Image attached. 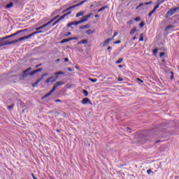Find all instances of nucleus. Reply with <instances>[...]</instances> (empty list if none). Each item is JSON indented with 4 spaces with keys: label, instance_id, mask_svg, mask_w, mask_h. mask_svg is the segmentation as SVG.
Masks as SVG:
<instances>
[{
    "label": "nucleus",
    "instance_id": "nucleus-1",
    "mask_svg": "<svg viewBox=\"0 0 179 179\" xmlns=\"http://www.w3.org/2000/svg\"><path fill=\"white\" fill-rule=\"evenodd\" d=\"M31 70V67L28 68L27 69L24 70L22 72V75L20 76V80H23L24 79H26L27 76H31V72L30 71Z\"/></svg>",
    "mask_w": 179,
    "mask_h": 179
},
{
    "label": "nucleus",
    "instance_id": "nucleus-2",
    "mask_svg": "<svg viewBox=\"0 0 179 179\" xmlns=\"http://www.w3.org/2000/svg\"><path fill=\"white\" fill-rule=\"evenodd\" d=\"M85 2H86V1H83L80 3H78L74 6H71L69 7L68 8H66V10H63L62 13H65L66 12H69V11H71V9H75V8H78V6H80V5H83V3H85Z\"/></svg>",
    "mask_w": 179,
    "mask_h": 179
},
{
    "label": "nucleus",
    "instance_id": "nucleus-3",
    "mask_svg": "<svg viewBox=\"0 0 179 179\" xmlns=\"http://www.w3.org/2000/svg\"><path fill=\"white\" fill-rule=\"evenodd\" d=\"M24 31H27V29H21L20 31H17V32H15V34H13L11 35H9V36H6L4 37V38L6 40H8V38H11V37H15V36H17V34H20V33H23Z\"/></svg>",
    "mask_w": 179,
    "mask_h": 179
},
{
    "label": "nucleus",
    "instance_id": "nucleus-4",
    "mask_svg": "<svg viewBox=\"0 0 179 179\" xmlns=\"http://www.w3.org/2000/svg\"><path fill=\"white\" fill-rule=\"evenodd\" d=\"M114 39V37L108 38L100 44L101 47H107L110 44V41Z\"/></svg>",
    "mask_w": 179,
    "mask_h": 179
},
{
    "label": "nucleus",
    "instance_id": "nucleus-5",
    "mask_svg": "<svg viewBox=\"0 0 179 179\" xmlns=\"http://www.w3.org/2000/svg\"><path fill=\"white\" fill-rule=\"evenodd\" d=\"M6 40L5 37L0 38V47H5V45H8V41Z\"/></svg>",
    "mask_w": 179,
    "mask_h": 179
},
{
    "label": "nucleus",
    "instance_id": "nucleus-6",
    "mask_svg": "<svg viewBox=\"0 0 179 179\" xmlns=\"http://www.w3.org/2000/svg\"><path fill=\"white\" fill-rule=\"evenodd\" d=\"M50 24H51V22H48L45 24H44L43 25L36 28V31H41L42 30V31H44V30H43V29H45V27H48V26H50Z\"/></svg>",
    "mask_w": 179,
    "mask_h": 179
},
{
    "label": "nucleus",
    "instance_id": "nucleus-7",
    "mask_svg": "<svg viewBox=\"0 0 179 179\" xmlns=\"http://www.w3.org/2000/svg\"><path fill=\"white\" fill-rule=\"evenodd\" d=\"M62 85H65V82L60 80L57 81L56 83L54 84L52 89H55V91L58 88V86H62Z\"/></svg>",
    "mask_w": 179,
    "mask_h": 179
},
{
    "label": "nucleus",
    "instance_id": "nucleus-8",
    "mask_svg": "<svg viewBox=\"0 0 179 179\" xmlns=\"http://www.w3.org/2000/svg\"><path fill=\"white\" fill-rule=\"evenodd\" d=\"M72 40H78V38L76 37H71V38H68L66 39H63L60 41V44H64L65 43H68L69 41H72Z\"/></svg>",
    "mask_w": 179,
    "mask_h": 179
},
{
    "label": "nucleus",
    "instance_id": "nucleus-9",
    "mask_svg": "<svg viewBox=\"0 0 179 179\" xmlns=\"http://www.w3.org/2000/svg\"><path fill=\"white\" fill-rule=\"evenodd\" d=\"M55 78L54 80H51V83H54V82H57V79H58V75H65V73H64L63 71H58L55 73Z\"/></svg>",
    "mask_w": 179,
    "mask_h": 179
},
{
    "label": "nucleus",
    "instance_id": "nucleus-10",
    "mask_svg": "<svg viewBox=\"0 0 179 179\" xmlns=\"http://www.w3.org/2000/svg\"><path fill=\"white\" fill-rule=\"evenodd\" d=\"M82 104L86 105V104H90L91 106H93V103L92 101L89 99V98H84L82 100Z\"/></svg>",
    "mask_w": 179,
    "mask_h": 179
},
{
    "label": "nucleus",
    "instance_id": "nucleus-11",
    "mask_svg": "<svg viewBox=\"0 0 179 179\" xmlns=\"http://www.w3.org/2000/svg\"><path fill=\"white\" fill-rule=\"evenodd\" d=\"M175 11L173 8L170 9L166 13V17H170V16H173L174 15Z\"/></svg>",
    "mask_w": 179,
    "mask_h": 179
},
{
    "label": "nucleus",
    "instance_id": "nucleus-12",
    "mask_svg": "<svg viewBox=\"0 0 179 179\" xmlns=\"http://www.w3.org/2000/svg\"><path fill=\"white\" fill-rule=\"evenodd\" d=\"M53 92H55V88H52V90L48 94H45L42 97V100H43V99H47V97H49V96H51Z\"/></svg>",
    "mask_w": 179,
    "mask_h": 179
},
{
    "label": "nucleus",
    "instance_id": "nucleus-13",
    "mask_svg": "<svg viewBox=\"0 0 179 179\" xmlns=\"http://www.w3.org/2000/svg\"><path fill=\"white\" fill-rule=\"evenodd\" d=\"M50 28H46L44 29V31H34V33H32L33 36H36V34H38L40 33H45V31H48V30H49Z\"/></svg>",
    "mask_w": 179,
    "mask_h": 179
},
{
    "label": "nucleus",
    "instance_id": "nucleus-14",
    "mask_svg": "<svg viewBox=\"0 0 179 179\" xmlns=\"http://www.w3.org/2000/svg\"><path fill=\"white\" fill-rule=\"evenodd\" d=\"M41 71H43V69H38L34 70L30 73L31 76H33V75H35V73H38V72H41Z\"/></svg>",
    "mask_w": 179,
    "mask_h": 179
},
{
    "label": "nucleus",
    "instance_id": "nucleus-15",
    "mask_svg": "<svg viewBox=\"0 0 179 179\" xmlns=\"http://www.w3.org/2000/svg\"><path fill=\"white\" fill-rule=\"evenodd\" d=\"M92 27V24H87L86 25H83V26L80 27V29L83 30L84 29H90V27Z\"/></svg>",
    "mask_w": 179,
    "mask_h": 179
},
{
    "label": "nucleus",
    "instance_id": "nucleus-16",
    "mask_svg": "<svg viewBox=\"0 0 179 179\" xmlns=\"http://www.w3.org/2000/svg\"><path fill=\"white\" fill-rule=\"evenodd\" d=\"M94 33H96V31L94 30L88 29L87 31H86V34H88L89 36L90 34H94Z\"/></svg>",
    "mask_w": 179,
    "mask_h": 179
},
{
    "label": "nucleus",
    "instance_id": "nucleus-17",
    "mask_svg": "<svg viewBox=\"0 0 179 179\" xmlns=\"http://www.w3.org/2000/svg\"><path fill=\"white\" fill-rule=\"evenodd\" d=\"M16 43H19V39H15V40H13L12 41H8V45H10L12 44H15Z\"/></svg>",
    "mask_w": 179,
    "mask_h": 179
},
{
    "label": "nucleus",
    "instance_id": "nucleus-18",
    "mask_svg": "<svg viewBox=\"0 0 179 179\" xmlns=\"http://www.w3.org/2000/svg\"><path fill=\"white\" fill-rule=\"evenodd\" d=\"M92 15H93V13H90L88 15H85L84 19H87V21H88L90 17H92Z\"/></svg>",
    "mask_w": 179,
    "mask_h": 179
},
{
    "label": "nucleus",
    "instance_id": "nucleus-19",
    "mask_svg": "<svg viewBox=\"0 0 179 179\" xmlns=\"http://www.w3.org/2000/svg\"><path fill=\"white\" fill-rule=\"evenodd\" d=\"M107 8H108V6H103L102 8H99V9L98 10V12H99V13L103 12V10L107 9Z\"/></svg>",
    "mask_w": 179,
    "mask_h": 179
},
{
    "label": "nucleus",
    "instance_id": "nucleus-20",
    "mask_svg": "<svg viewBox=\"0 0 179 179\" xmlns=\"http://www.w3.org/2000/svg\"><path fill=\"white\" fill-rule=\"evenodd\" d=\"M12 6H13V3L10 2V3H8L6 6V9H9V8H12Z\"/></svg>",
    "mask_w": 179,
    "mask_h": 179
},
{
    "label": "nucleus",
    "instance_id": "nucleus-21",
    "mask_svg": "<svg viewBox=\"0 0 179 179\" xmlns=\"http://www.w3.org/2000/svg\"><path fill=\"white\" fill-rule=\"evenodd\" d=\"M38 83H40V80H37L35 83H34L31 85L32 87H35L36 86H37V85H38Z\"/></svg>",
    "mask_w": 179,
    "mask_h": 179
},
{
    "label": "nucleus",
    "instance_id": "nucleus-22",
    "mask_svg": "<svg viewBox=\"0 0 179 179\" xmlns=\"http://www.w3.org/2000/svg\"><path fill=\"white\" fill-rule=\"evenodd\" d=\"M52 79H54V76L48 78L47 80H45V83H50V82H51Z\"/></svg>",
    "mask_w": 179,
    "mask_h": 179
},
{
    "label": "nucleus",
    "instance_id": "nucleus-23",
    "mask_svg": "<svg viewBox=\"0 0 179 179\" xmlns=\"http://www.w3.org/2000/svg\"><path fill=\"white\" fill-rule=\"evenodd\" d=\"M85 15V12H80L76 14V17H79L80 16H83Z\"/></svg>",
    "mask_w": 179,
    "mask_h": 179
},
{
    "label": "nucleus",
    "instance_id": "nucleus-24",
    "mask_svg": "<svg viewBox=\"0 0 179 179\" xmlns=\"http://www.w3.org/2000/svg\"><path fill=\"white\" fill-rule=\"evenodd\" d=\"M136 31V27H134V28L130 31V34H134Z\"/></svg>",
    "mask_w": 179,
    "mask_h": 179
},
{
    "label": "nucleus",
    "instance_id": "nucleus-25",
    "mask_svg": "<svg viewBox=\"0 0 179 179\" xmlns=\"http://www.w3.org/2000/svg\"><path fill=\"white\" fill-rule=\"evenodd\" d=\"M163 2H164V1H163V0H157L156 1V4L160 6V5H162V3H163Z\"/></svg>",
    "mask_w": 179,
    "mask_h": 179
},
{
    "label": "nucleus",
    "instance_id": "nucleus-26",
    "mask_svg": "<svg viewBox=\"0 0 179 179\" xmlns=\"http://www.w3.org/2000/svg\"><path fill=\"white\" fill-rule=\"evenodd\" d=\"M87 43V39L82 40L78 44H86Z\"/></svg>",
    "mask_w": 179,
    "mask_h": 179
},
{
    "label": "nucleus",
    "instance_id": "nucleus-27",
    "mask_svg": "<svg viewBox=\"0 0 179 179\" xmlns=\"http://www.w3.org/2000/svg\"><path fill=\"white\" fill-rule=\"evenodd\" d=\"M83 92L84 96H85V97L89 96V92H87V90H83Z\"/></svg>",
    "mask_w": 179,
    "mask_h": 179
},
{
    "label": "nucleus",
    "instance_id": "nucleus-28",
    "mask_svg": "<svg viewBox=\"0 0 179 179\" xmlns=\"http://www.w3.org/2000/svg\"><path fill=\"white\" fill-rule=\"evenodd\" d=\"M23 40H27V36H26L18 38L19 41H23Z\"/></svg>",
    "mask_w": 179,
    "mask_h": 179
},
{
    "label": "nucleus",
    "instance_id": "nucleus-29",
    "mask_svg": "<svg viewBox=\"0 0 179 179\" xmlns=\"http://www.w3.org/2000/svg\"><path fill=\"white\" fill-rule=\"evenodd\" d=\"M89 80H90V82H92V83H96V82H97V78H89Z\"/></svg>",
    "mask_w": 179,
    "mask_h": 179
},
{
    "label": "nucleus",
    "instance_id": "nucleus-30",
    "mask_svg": "<svg viewBox=\"0 0 179 179\" xmlns=\"http://www.w3.org/2000/svg\"><path fill=\"white\" fill-rule=\"evenodd\" d=\"M173 9L175 13H178V12H179V7H176V8H173Z\"/></svg>",
    "mask_w": 179,
    "mask_h": 179
},
{
    "label": "nucleus",
    "instance_id": "nucleus-31",
    "mask_svg": "<svg viewBox=\"0 0 179 179\" xmlns=\"http://www.w3.org/2000/svg\"><path fill=\"white\" fill-rule=\"evenodd\" d=\"M173 27H174V25H168L166 30H170L171 29H173Z\"/></svg>",
    "mask_w": 179,
    "mask_h": 179
},
{
    "label": "nucleus",
    "instance_id": "nucleus-32",
    "mask_svg": "<svg viewBox=\"0 0 179 179\" xmlns=\"http://www.w3.org/2000/svg\"><path fill=\"white\" fill-rule=\"evenodd\" d=\"M122 62V58H119L117 61L115 62L116 64H121Z\"/></svg>",
    "mask_w": 179,
    "mask_h": 179
},
{
    "label": "nucleus",
    "instance_id": "nucleus-33",
    "mask_svg": "<svg viewBox=\"0 0 179 179\" xmlns=\"http://www.w3.org/2000/svg\"><path fill=\"white\" fill-rule=\"evenodd\" d=\"M158 51H159V49L155 48V49L153 50V52H152L153 54H154V55H157Z\"/></svg>",
    "mask_w": 179,
    "mask_h": 179
},
{
    "label": "nucleus",
    "instance_id": "nucleus-34",
    "mask_svg": "<svg viewBox=\"0 0 179 179\" xmlns=\"http://www.w3.org/2000/svg\"><path fill=\"white\" fill-rule=\"evenodd\" d=\"M147 173L148 175H150V173H152V174H155V172L152 171V169H148L147 171Z\"/></svg>",
    "mask_w": 179,
    "mask_h": 179
},
{
    "label": "nucleus",
    "instance_id": "nucleus-35",
    "mask_svg": "<svg viewBox=\"0 0 179 179\" xmlns=\"http://www.w3.org/2000/svg\"><path fill=\"white\" fill-rule=\"evenodd\" d=\"M139 41H143V34H140Z\"/></svg>",
    "mask_w": 179,
    "mask_h": 179
},
{
    "label": "nucleus",
    "instance_id": "nucleus-36",
    "mask_svg": "<svg viewBox=\"0 0 179 179\" xmlns=\"http://www.w3.org/2000/svg\"><path fill=\"white\" fill-rule=\"evenodd\" d=\"M13 107H15V104H12L10 106H8V110H12V108H13Z\"/></svg>",
    "mask_w": 179,
    "mask_h": 179
},
{
    "label": "nucleus",
    "instance_id": "nucleus-37",
    "mask_svg": "<svg viewBox=\"0 0 179 179\" xmlns=\"http://www.w3.org/2000/svg\"><path fill=\"white\" fill-rule=\"evenodd\" d=\"M140 27H143L145 26V22H141L139 24Z\"/></svg>",
    "mask_w": 179,
    "mask_h": 179
},
{
    "label": "nucleus",
    "instance_id": "nucleus-38",
    "mask_svg": "<svg viewBox=\"0 0 179 179\" xmlns=\"http://www.w3.org/2000/svg\"><path fill=\"white\" fill-rule=\"evenodd\" d=\"M71 34H72V33H71V32H66V33L64 34V37H68V36H71Z\"/></svg>",
    "mask_w": 179,
    "mask_h": 179
},
{
    "label": "nucleus",
    "instance_id": "nucleus-39",
    "mask_svg": "<svg viewBox=\"0 0 179 179\" xmlns=\"http://www.w3.org/2000/svg\"><path fill=\"white\" fill-rule=\"evenodd\" d=\"M143 5H145V3H140V4L136 7V9H139V8H141V6H143Z\"/></svg>",
    "mask_w": 179,
    "mask_h": 179
},
{
    "label": "nucleus",
    "instance_id": "nucleus-40",
    "mask_svg": "<svg viewBox=\"0 0 179 179\" xmlns=\"http://www.w3.org/2000/svg\"><path fill=\"white\" fill-rule=\"evenodd\" d=\"M59 20L58 19L57 20H56L52 24V26H55V24H57V23H59Z\"/></svg>",
    "mask_w": 179,
    "mask_h": 179
},
{
    "label": "nucleus",
    "instance_id": "nucleus-41",
    "mask_svg": "<svg viewBox=\"0 0 179 179\" xmlns=\"http://www.w3.org/2000/svg\"><path fill=\"white\" fill-rule=\"evenodd\" d=\"M72 26H78V22H71Z\"/></svg>",
    "mask_w": 179,
    "mask_h": 179
},
{
    "label": "nucleus",
    "instance_id": "nucleus-42",
    "mask_svg": "<svg viewBox=\"0 0 179 179\" xmlns=\"http://www.w3.org/2000/svg\"><path fill=\"white\" fill-rule=\"evenodd\" d=\"M67 27L68 28L71 27V29H73V27H72V22L67 24Z\"/></svg>",
    "mask_w": 179,
    "mask_h": 179
},
{
    "label": "nucleus",
    "instance_id": "nucleus-43",
    "mask_svg": "<svg viewBox=\"0 0 179 179\" xmlns=\"http://www.w3.org/2000/svg\"><path fill=\"white\" fill-rule=\"evenodd\" d=\"M62 101L61 99H55V103H62Z\"/></svg>",
    "mask_w": 179,
    "mask_h": 179
},
{
    "label": "nucleus",
    "instance_id": "nucleus-44",
    "mask_svg": "<svg viewBox=\"0 0 179 179\" xmlns=\"http://www.w3.org/2000/svg\"><path fill=\"white\" fill-rule=\"evenodd\" d=\"M152 1H149V2L145 3L144 5H152Z\"/></svg>",
    "mask_w": 179,
    "mask_h": 179
},
{
    "label": "nucleus",
    "instance_id": "nucleus-45",
    "mask_svg": "<svg viewBox=\"0 0 179 179\" xmlns=\"http://www.w3.org/2000/svg\"><path fill=\"white\" fill-rule=\"evenodd\" d=\"M33 36H34L33 34H31L27 36V38H31V37H33Z\"/></svg>",
    "mask_w": 179,
    "mask_h": 179
},
{
    "label": "nucleus",
    "instance_id": "nucleus-46",
    "mask_svg": "<svg viewBox=\"0 0 179 179\" xmlns=\"http://www.w3.org/2000/svg\"><path fill=\"white\" fill-rule=\"evenodd\" d=\"M159 6H160L159 5L157 4V5L154 7V9H155V10H157V9H159Z\"/></svg>",
    "mask_w": 179,
    "mask_h": 179
},
{
    "label": "nucleus",
    "instance_id": "nucleus-47",
    "mask_svg": "<svg viewBox=\"0 0 179 179\" xmlns=\"http://www.w3.org/2000/svg\"><path fill=\"white\" fill-rule=\"evenodd\" d=\"M136 22H139L141 20V17H138L134 19Z\"/></svg>",
    "mask_w": 179,
    "mask_h": 179
},
{
    "label": "nucleus",
    "instance_id": "nucleus-48",
    "mask_svg": "<svg viewBox=\"0 0 179 179\" xmlns=\"http://www.w3.org/2000/svg\"><path fill=\"white\" fill-rule=\"evenodd\" d=\"M117 80H118V82H122V81L124 80V79L122 78L121 77H119V78H117Z\"/></svg>",
    "mask_w": 179,
    "mask_h": 179
},
{
    "label": "nucleus",
    "instance_id": "nucleus-49",
    "mask_svg": "<svg viewBox=\"0 0 179 179\" xmlns=\"http://www.w3.org/2000/svg\"><path fill=\"white\" fill-rule=\"evenodd\" d=\"M171 79L173 80L174 79V74L173 73V71H171Z\"/></svg>",
    "mask_w": 179,
    "mask_h": 179
},
{
    "label": "nucleus",
    "instance_id": "nucleus-50",
    "mask_svg": "<svg viewBox=\"0 0 179 179\" xmlns=\"http://www.w3.org/2000/svg\"><path fill=\"white\" fill-rule=\"evenodd\" d=\"M62 19H65V16L64 15H62V17H60L59 18V20L61 22V20H62Z\"/></svg>",
    "mask_w": 179,
    "mask_h": 179
},
{
    "label": "nucleus",
    "instance_id": "nucleus-51",
    "mask_svg": "<svg viewBox=\"0 0 179 179\" xmlns=\"http://www.w3.org/2000/svg\"><path fill=\"white\" fill-rule=\"evenodd\" d=\"M121 43V41L120 40H118L117 41H115L114 42V44H120Z\"/></svg>",
    "mask_w": 179,
    "mask_h": 179
},
{
    "label": "nucleus",
    "instance_id": "nucleus-52",
    "mask_svg": "<svg viewBox=\"0 0 179 179\" xmlns=\"http://www.w3.org/2000/svg\"><path fill=\"white\" fill-rule=\"evenodd\" d=\"M82 23H85V22H87V19H85L83 18V20H81Z\"/></svg>",
    "mask_w": 179,
    "mask_h": 179
},
{
    "label": "nucleus",
    "instance_id": "nucleus-53",
    "mask_svg": "<svg viewBox=\"0 0 179 179\" xmlns=\"http://www.w3.org/2000/svg\"><path fill=\"white\" fill-rule=\"evenodd\" d=\"M56 19H57V17H55L53 19H52L50 21H49V22H50V24H52V22H54V20H56Z\"/></svg>",
    "mask_w": 179,
    "mask_h": 179
},
{
    "label": "nucleus",
    "instance_id": "nucleus-54",
    "mask_svg": "<svg viewBox=\"0 0 179 179\" xmlns=\"http://www.w3.org/2000/svg\"><path fill=\"white\" fill-rule=\"evenodd\" d=\"M56 19H57V17H55L53 19H52L50 21H49V22H50V24H52V22H54V20H56Z\"/></svg>",
    "mask_w": 179,
    "mask_h": 179
},
{
    "label": "nucleus",
    "instance_id": "nucleus-55",
    "mask_svg": "<svg viewBox=\"0 0 179 179\" xmlns=\"http://www.w3.org/2000/svg\"><path fill=\"white\" fill-rule=\"evenodd\" d=\"M56 19H57V17H55L53 19H52L50 21H49V22H50V24H52V22H54V20H56Z\"/></svg>",
    "mask_w": 179,
    "mask_h": 179
},
{
    "label": "nucleus",
    "instance_id": "nucleus-56",
    "mask_svg": "<svg viewBox=\"0 0 179 179\" xmlns=\"http://www.w3.org/2000/svg\"><path fill=\"white\" fill-rule=\"evenodd\" d=\"M138 82H141V83H143V80H142L141 78H137Z\"/></svg>",
    "mask_w": 179,
    "mask_h": 179
},
{
    "label": "nucleus",
    "instance_id": "nucleus-57",
    "mask_svg": "<svg viewBox=\"0 0 179 179\" xmlns=\"http://www.w3.org/2000/svg\"><path fill=\"white\" fill-rule=\"evenodd\" d=\"M164 55H165L164 52H161L160 55H159V57H163Z\"/></svg>",
    "mask_w": 179,
    "mask_h": 179
},
{
    "label": "nucleus",
    "instance_id": "nucleus-58",
    "mask_svg": "<svg viewBox=\"0 0 179 179\" xmlns=\"http://www.w3.org/2000/svg\"><path fill=\"white\" fill-rule=\"evenodd\" d=\"M45 76H48V73H45L42 74V77L44 78Z\"/></svg>",
    "mask_w": 179,
    "mask_h": 179
},
{
    "label": "nucleus",
    "instance_id": "nucleus-59",
    "mask_svg": "<svg viewBox=\"0 0 179 179\" xmlns=\"http://www.w3.org/2000/svg\"><path fill=\"white\" fill-rule=\"evenodd\" d=\"M41 65H43V64H39L36 65L35 66V68H40V66H41Z\"/></svg>",
    "mask_w": 179,
    "mask_h": 179
},
{
    "label": "nucleus",
    "instance_id": "nucleus-60",
    "mask_svg": "<svg viewBox=\"0 0 179 179\" xmlns=\"http://www.w3.org/2000/svg\"><path fill=\"white\" fill-rule=\"evenodd\" d=\"M156 12V10L155 8H153V10L152 11H150V13L153 15V13H155Z\"/></svg>",
    "mask_w": 179,
    "mask_h": 179
},
{
    "label": "nucleus",
    "instance_id": "nucleus-61",
    "mask_svg": "<svg viewBox=\"0 0 179 179\" xmlns=\"http://www.w3.org/2000/svg\"><path fill=\"white\" fill-rule=\"evenodd\" d=\"M71 13H72V11L70 10L68 13H66V14L67 16H69V15H71Z\"/></svg>",
    "mask_w": 179,
    "mask_h": 179
},
{
    "label": "nucleus",
    "instance_id": "nucleus-62",
    "mask_svg": "<svg viewBox=\"0 0 179 179\" xmlns=\"http://www.w3.org/2000/svg\"><path fill=\"white\" fill-rule=\"evenodd\" d=\"M68 71H69V72H72V71H73V70H72V68L69 67V68H68Z\"/></svg>",
    "mask_w": 179,
    "mask_h": 179
},
{
    "label": "nucleus",
    "instance_id": "nucleus-63",
    "mask_svg": "<svg viewBox=\"0 0 179 179\" xmlns=\"http://www.w3.org/2000/svg\"><path fill=\"white\" fill-rule=\"evenodd\" d=\"M80 23H83L81 20L79 21H77V24H80Z\"/></svg>",
    "mask_w": 179,
    "mask_h": 179
},
{
    "label": "nucleus",
    "instance_id": "nucleus-64",
    "mask_svg": "<svg viewBox=\"0 0 179 179\" xmlns=\"http://www.w3.org/2000/svg\"><path fill=\"white\" fill-rule=\"evenodd\" d=\"M117 34H118V33L117 32H115L114 34H113V38H114V37H115V36H117Z\"/></svg>",
    "mask_w": 179,
    "mask_h": 179
}]
</instances>
